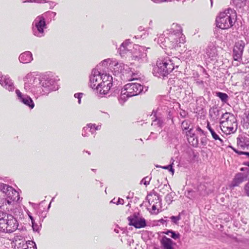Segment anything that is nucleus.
<instances>
[{"instance_id": "11", "label": "nucleus", "mask_w": 249, "mask_h": 249, "mask_svg": "<svg viewBox=\"0 0 249 249\" xmlns=\"http://www.w3.org/2000/svg\"><path fill=\"white\" fill-rule=\"evenodd\" d=\"M101 80V71L96 69H93L89 77L90 87L96 89L98 88H100L101 86H102Z\"/></svg>"}, {"instance_id": "8", "label": "nucleus", "mask_w": 249, "mask_h": 249, "mask_svg": "<svg viewBox=\"0 0 249 249\" xmlns=\"http://www.w3.org/2000/svg\"><path fill=\"white\" fill-rule=\"evenodd\" d=\"M40 84L42 90L41 93L42 95L47 94L51 91L56 90L58 89L55 81L51 78L46 77L42 78L40 80Z\"/></svg>"}, {"instance_id": "56", "label": "nucleus", "mask_w": 249, "mask_h": 249, "mask_svg": "<svg viewBox=\"0 0 249 249\" xmlns=\"http://www.w3.org/2000/svg\"><path fill=\"white\" fill-rule=\"evenodd\" d=\"M240 155H247L249 157V152H241L240 153Z\"/></svg>"}, {"instance_id": "26", "label": "nucleus", "mask_w": 249, "mask_h": 249, "mask_svg": "<svg viewBox=\"0 0 249 249\" xmlns=\"http://www.w3.org/2000/svg\"><path fill=\"white\" fill-rule=\"evenodd\" d=\"M101 77L102 78V85L108 83V82L112 83V77L111 75L107 73H102L101 72Z\"/></svg>"}, {"instance_id": "25", "label": "nucleus", "mask_w": 249, "mask_h": 249, "mask_svg": "<svg viewBox=\"0 0 249 249\" xmlns=\"http://www.w3.org/2000/svg\"><path fill=\"white\" fill-rule=\"evenodd\" d=\"M211 134L213 138L216 141V144L219 146H222L224 145V141L223 140L220 138L219 135L215 132V131L213 130L211 131Z\"/></svg>"}, {"instance_id": "15", "label": "nucleus", "mask_w": 249, "mask_h": 249, "mask_svg": "<svg viewBox=\"0 0 249 249\" xmlns=\"http://www.w3.org/2000/svg\"><path fill=\"white\" fill-rule=\"evenodd\" d=\"M0 84L6 89L12 91L15 89V86L12 80L8 75H3L0 72Z\"/></svg>"}, {"instance_id": "45", "label": "nucleus", "mask_w": 249, "mask_h": 249, "mask_svg": "<svg viewBox=\"0 0 249 249\" xmlns=\"http://www.w3.org/2000/svg\"><path fill=\"white\" fill-rule=\"evenodd\" d=\"M83 94L82 93H75L74 95V97L78 99V102L79 104H80L81 103V98L82 97Z\"/></svg>"}, {"instance_id": "12", "label": "nucleus", "mask_w": 249, "mask_h": 249, "mask_svg": "<svg viewBox=\"0 0 249 249\" xmlns=\"http://www.w3.org/2000/svg\"><path fill=\"white\" fill-rule=\"evenodd\" d=\"M217 51L215 46L212 43L209 44L205 50V59L214 61L217 59Z\"/></svg>"}, {"instance_id": "32", "label": "nucleus", "mask_w": 249, "mask_h": 249, "mask_svg": "<svg viewBox=\"0 0 249 249\" xmlns=\"http://www.w3.org/2000/svg\"><path fill=\"white\" fill-rule=\"evenodd\" d=\"M129 50V48L125 45V43H122L119 49V53L122 56H124Z\"/></svg>"}, {"instance_id": "4", "label": "nucleus", "mask_w": 249, "mask_h": 249, "mask_svg": "<svg viewBox=\"0 0 249 249\" xmlns=\"http://www.w3.org/2000/svg\"><path fill=\"white\" fill-rule=\"evenodd\" d=\"M181 27L180 25L173 23L170 29L168 36L165 37L164 36H160L158 38V43L162 48L164 47L171 49H176V43L173 44L172 40L176 39L175 36H179L181 35Z\"/></svg>"}, {"instance_id": "9", "label": "nucleus", "mask_w": 249, "mask_h": 249, "mask_svg": "<svg viewBox=\"0 0 249 249\" xmlns=\"http://www.w3.org/2000/svg\"><path fill=\"white\" fill-rule=\"evenodd\" d=\"M136 49V51L134 52L131 57L132 60L140 64L145 63L148 62L146 51L148 48L143 46H138Z\"/></svg>"}, {"instance_id": "51", "label": "nucleus", "mask_w": 249, "mask_h": 249, "mask_svg": "<svg viewBox=\"0 0 249 249\" xmlns=\"http://www.w3.org/2000/svg\"><path fill=\"white\" fill-rule=\"evenodd\" d=\"M229 147L231 148L233 151L234 152H235L236 153L238 154V155H240V153L241 152V151H239L238 150H237L236 149H235V148H234L233 147H232V146H229Z\"/></svg>"}, {"instance_id": "34", "label": "nucleus", "mask_w": 249, "mask_h": 249, "mask_svg": "<svg viewBox=\"0 0 249 249\" xmlns=\"http://www.w3.org/2000/svg\"><path fill=\"white\" fill-rule=\"evenodd\" d=\"M175 194L174 192H171L170 193L168 194L165 197V200L166 202L168 204H170L173 201V198L175 196Z\"/></svg>"}, {"instance_id": "50", "label": "nucleus", "mask_w": 249, "mask_h": 249, "mask_svg": "<svg viewBox=\"0 0 249 249\" xmlns=\"http://www.w3.org/2000/svg\"><path fill=\"white\" fill-rule=\"evenodd\" d=\"M124 199L119 198L118 201L116 202V204L117 205L119 204H124Z\"/></svg>"}, {"instance_id": "59", "label": "nucleus", "mask_w": 249, "mask_h": 249, "mask_svg": "<svg viewBox=\"0 0 249 249\" xmlns=\"http://www.w3.org/2000/svg\"><path fill=\"white\" fill-rule=\"evenodd\" d=\"M201 143L204 145H205L206 144V141L205 139H202V140H201Z\"/></svg>"}, {"instance_id": "19", "label": "nucleus", "mask_w": 249, "mask_h": 249, "mask_svg": "<svg viewBox=\"0 0 249 249\" xmlns=\"http://www.w3.org/2000/svg\"><path fill=\"white\" fill-rule=\"evenodd\" d=\"M36 79L31 74H28L24 78L25 82L24 88L26 90H29L33 87L32 82H34Z\"/></svg>"}, {"instance_id": "1", "label": "nucleus", "mask_w": 249, "mask_h": 249, "mask_svg": "<svg viewBox=\"0 0 249 249\" xmlns=\"http://www.w3.org/2000/svg\"><path fill=\"white\" fill-rule=\"evenodd\" d=\"M180 62V60L177 57L162 56L158 58L157 66L153 69V73L156 77H164L176 68H178Z\"/></svg>"}, {"instance_id": "63", "label": "nucleus", "mask_w": 249, "mask_h": 249, "mask_svg": "<svg viewBox=\"0 0 249 249\" xmlns=\"http://www.w3.org/2000/svg\"><path fill=\"white\" fill-rule=\"evenodd\" d=\"M119 66H120V67H121V69H120V70H121V71H122V68H123L124 69V64H120L119 65Z\"/></svg>"}, {"instance_id": "54", "label": "nucleus", "mask_w": 249, "mask_h": 249, "mask_svg": "<svg viewBox=\"0 0 249 249\" xmlns=\"http://www.w3.org/2000/svg\"><path fill=\"white\" fill-rule=\"evenodd\" d=\"M153 1H154L155 3H161L163 2L166 1L167 0H152Z\"/></svg>"}, {"instance_id": "57", "label": "nucleus", "mask_w": 249, "mask_h": 249, "mask_svg": "<svg viewBox=\"0 0 249 249\" xmlns=\"http://www.w3.org/2000/svg\"><path fill=\"white\" fill-rule=\"evenodd\" d=\"M28 216H29V218H30L32 223L34 221H35L34 217L31 215V214L28 213Z\"/></svg>"}, {"instance_id": "22", "label": "nucleus", "mask_w": 249, "mask_h": 249, "mask_svg": "<svg viewBox=\"0 0 249 249\" xmlns=\"http://www.w3.org/2000/svg\"><path fill=\"white\" fill-rule=\"evenodd\" d=\"M8 198L14 200V201H18L20 198L19 195L15 189L13 187L10 188V191L6 195Z\"/></svg>"}, {"instance_id": "23", "label": "nucleus", "mask_w": 249, "mask_h": 249, "mask_svg": "<svg viewBox=\"0 0 249 249\" xmlns=\"http://www.w3.org/2000/svg\"><path fill=\"white\" fill-rule=\"evenodd\" d=\"M157 110L156 111L154 110H153L152 113L151 115H153V117L152 119H153L154 117H155L154 120L153 121V123H152L151 125H157L159 127H161L162 126L163 121L160 117H158L157 116Z\"/></svg>"}, {"instance_id": "33", "label": "nucleus", "mask_w": 249, "mask_h": 249, "mask_svg": "<svg viewBox=\"0 0 249 249\" xmlns=\"http://www.w3.org/2000/svg\"><path fill=\"white\" fill-rule=\"evenodd\" d=\"M191 121L189 120H185L181 123V128L183 130L190 129Z\"/></svg>"}, {"instance_id": "28", "label": "nucleus", "mask_w": 249, "mask_h": 249, "mask_svg": "<svg viewBox=\"0 0 249 249\" xmlns=\"http://www.w3.org/2000/svg\"><path fill=\"white\" fill-rule=\"evenodd\" d=\"M246 43L243 40H239L236 42L234 46V49L243 53Z\"/></svg>"}, {"instance_id": "55", "label": "nucleus", "mask_w": 249, "mask_h": 249, "mask_svg": "<svg viewBox=\"0 0 249 249\" xmlns=\"http://www.w3.org/2000/svg\"><path fill=\"white\" fill-rule=\"evenodd\" d=\"M171 232H172V230H168L165 231H164L163 233L166 234V235H170V233H171Z\"/></svg>"}, {"instance_id": "21", "label": "nucleus", "mask_w": 249, "mask_h": 249, "mask_svg": "<svg viewBox=\"0 0 249 249\" xmlns=\"http://www.w3.org/2000/svg\"><path fill=\"white\" fill-rule=\"evenodd\" d=\"M233 2L236 8L241 9V11L249 6V0H233Z\"/></svg>"}, {"instance_id": "10", "label": "nucleus", "mask_w": 249, "mask_h": 249, "mask_svg": "<svg viewBox=\"0 0 249 249\" xmlns=\"http://www.w3.org/2000/svg\"><path fill=\"white\" fill-rule=\"evenodd\" d=\"M129 225L134 226L135 228L140 229L146 226V220L144 218L139 216L138 213H135L127 217Z\"/></svg>"}, {"instance_id": "41", "label": "nucleus", "mask_w": 249, "mask_h": 249, "mask_svg": "<svg viewBox=\"0 0 249 249\" xmlns=\"http://www.w3.org/2000/svg\"><path fill=\"white\" fill-rule=\"evenodd\" d=\"M15 202V201H14V200H13L11 199L10 198H8L7 197V198L3 200V204H4L5 205H13Z\"/></svg>"}, {"instance_id": "60", "label": "nucleus", "mask_w": 249, "mask_h": 249, "mask_svg": "<svg viewBox=\"0 0 249 249\" xmlns=\"http://www.w3.org/2000/svg\"><path fill=\"white\" fill-rule=\"evenodd\" d=\"M160 222L161 223H162V224H164L165 223H167V221L165 220H164L163 219H161L160 220Z\"/></svg>"}, {"instance_id": "48", "label": "nucleus", "mask_w": 249, "mask_h": 249, "mask_svg": "<svg viewBox=\"0 0 249 249\" xmlns=\"http://www.w3.org/2000/svg\"><path fill=\"white\" fill-rule=\"evenodd\" d=\"M179 114L181 117L184 118L188 115V112L185 110H180Z\"/></svg>"}, {"instance_id": "24", "label": "nucleus", "mask_w": 249, "mask_h": 249, "mask_svg": "<svg viewBox=\"0 0 249 249\" xmlns=\"http://www.w3.org/2000/svg\"><path fill=\"white\" fill-rule=\"evenodd\" d=\"M20 102H22L24 105L27 106L31 108H33L35 106L32 99L27 95H25V96L22 98Z\"/></svg>"}, {"instance_id": "2", "label": "nucleus", "mask_w": 249, "mask_h": 249, "mask_svg": "<svg viewBox=\"0 0 249 249\" xmlns=\"http://www.w3.org/2000/svg\"><path fill=\"white\" fill-rule=\"evenodd\" d=\"M143 91V86L137 83H130L126 84L121 89L120 95L118 98L119 103L123 105L129 97L139 95Z\"/></svg>"}, {"instance_id": "29", "label": "nucleus", "mask_w": 249, "mask_h": 249, "mask_svg": "<svg viewBox=\"0 0 249 249\" xmlns=\"http://www.w3.org/2000/svg\"><path fill=\"white\" fill-rule=\"evenodd\" d=\"M216 95L219 97V98L224 103H227L229 98L228 95L226 93L221 92H217L216 93Z\"/></svg>"}, {"instance_id": "6", "label": "nucleus", "mask_w": 249, "mask_h": 249, "mask_svg": "<svg viewBox=\"0 0 249 249\" xmlns=\"http://www.w3.org/2000/svg\"><path fill=\"white\" fill-rule=\"evenodd\" d=\"M220 124L221 127L227 129L229 133L235 132L237 128L236 118L233 114L229 112L223 114Z\"/></svg>"}, {"instance_id": "43", "label": "nucleus", "mask_w": 249, "mask_h": 249, "mask_svg": "<svg viewBox=\"0 0 249 249\" xmlns=\"http://www.w3.org/2000/svg\"><path fill=\"white\" fill-rule=\"evenodd\" d=\"M16 93L17 96H18V100L20 101V100L23 98L25 95L22 94V93L18 89L16 90Z\"/></svg>"}, {"instance_id": "36", "label": "nucleus", "mask_w": 249, "mask_h": 249, "mask_svg": "<svg viewBox=\"0 0 249 249\" xmlns=\"http://www.w3.org/2000/svg\"><path fill=\"white\" fill-rule=\"evenodd\" d=\"M32 224L33 231L36 232H39L41 225H38L35 222V221L32 222Z\"/></svg>"}, {"instance_id": "27", "label": "nucleus", "mask_w": 249, "mask_h": 249, "mask_svg": "<svg viewBox=\"0 0 249 249\" xmlns=\"http://www.w3.org/2000/svg\"><path fill=\"white\" fill-rule=\"evenodd\" d=\"M186 133L187 136H190L191 138H193L192 145L194 147H196L198 144V140L196 138H194L195 134L193 128H190Z\"/></svg>"}, {"instance_id": "39", "label": "nucleus", "mask_w": 249, "mask_h": 249, "mask_svg": "<svg viewBox=\"0 0 249 249\" xmlns=\"http://www.w3.org/2000/svg\"><path fill=\"white\" fill-rule=\"evenodd\" d=\"M109 61H110V60L109 59L104 60V61L101 62L97 66L96 69L98 70V68H99V67L101 66L106 67L107 66V63Z\"/></svg>"}, {"instance_id": "13", "label": "nucleus", "mask_w": 249, "mask_h": 249, "mask_svg": "<svg viewBox=\"0 0 249 249\" xmlns=\"http://www.w3.org/2000/svg\"><path fill=\"white\" fill-rule=\"evenodd\" d=\"M160 106L167 107V109H178L180 108V104L174 99H171L168 96L163 97L161 99Z\"/></svg>"}, {"instance_id": "62", "label": "nucleus", "mask_w": 249, "mask_h": 249, "mask_svg": "<svg viewBox=\"0 0 249 249\" xmlns=\"http://www.w3.org/2000/svg\"><path fill=\"white\" fill-rule=\"evenodd\" d=\"M157 209V207L155 205H153L152 207V210L153 211H155Z\"/></svg>"}, {"instance_id": "3", "label": "nucleus", "mask_w": 249, "mask_h": 249, "mask_svg": "<svg viewBox=\"0 0 249 249\" xmlns=\"http://www.w3.org/2000/svg\"><path fill=\"white\" fill-rule=\"evenodd\" d=\"M18 225L13 215L0 211V232L12 233L18 229Z\"/></svg>"}, {"instance_id": "38", "label": "nucleus", "mask_w": 249, "mask_h": 249, "mask_svg": "<svg viewBox=\"0 0 249 249\" xmlns=\"http://www.w3.org/2000/svg\"><path fill=\"white\" fill-rule=\"evenodd\" d=\"M151 177H145L141 181V183H143L144 185L147 186L149 184Z\"/></svg>"}, {"instance_id": "35", "label": "nucleus", "mask_w": 249, "mask_h": 249, "mask_svg": "<svg viewBox=\"0 0 249 249\" xmlns=\"http://www.w3.org/2000/svg\"><path fill=\"white\" fill-rule=\"evenodd\" d=\"M56 15V13L52 11H48L45 13H44L43 15H40V16H44V18L45 19V18L47 17H50L51 18H53V20H54V18Z\"/></svg>"}, {"instance_id": "40", "label": "nucleus", "mask_w": 249, "mask_h": 249, "mask_svg": "<svg viewBox=\"0 0 249 249\" xmlns=\"http://www.w3.org/2000/svg\"><path fill=\"white\" fill-rule=\"evenodd\" d=\"M170 219L173 221V223L175 224H177L178 223V221L180 220L181 217L180 215L179 214L178 216H172L170 217Z\"/></svg>"}, {"instance_id": "14", "label": "nucleus", "mask_w": 249, "mask_h": 249, "mask_svg": "<svg viewBox=\"0 0 249 249\" xmlns=\"http://www.w3.org/2000/svg\"><path fill=\"white\" fill-rule=\"evenodd\" d=\"M101 124L96 125L95 124L89 123L83 127L82 135L84 137H87L89 136V133L92 135H95L96 131L100 130Z\"/></svg>"}, {"instance_id": "49", "label": "nucleus", "mask_w": 249, "mask_h": 249, "mask_svg": "<svg viewBox=\"0 0 249 249\" xmlns=\"http://www.w3.org/2000/svg\"><path fill=\"white\" fill-rule=\"evenodd\" d=\"M196 130L199 133L205 135V134L204 133V131L199 126H197Z\"/></svg>"}, {"instance_id": "7", "label": "nucleus", "mask_w": 249, "mask_h": 249, "mask_svg": "<svg viewBox=\"0 0 249 249\" xmlns=\"http://www.w3.org/2000/svg\"><path fill=\"white\" fill-rule=\"evenodd\" d=\"M44 17L37 16L32 24L33 34L38 37H43L45 35L44 30L47 28V24Z\"/></svg>"}, {"instance_id": "61", "label": "nucleus", "mask_w": 249, "mask_h": 249, "mask_svg": "<svg viewBox=\"0 0 249 249\" xmlns=\"http://www.w3.org/2000/svg\"><path fill=\"white\" fill-rule=\"evenodd\" d=\"M133 196V193H131V194L130 193H129V195L127 196V198L129 199L130 198H132Z\"/></svg>"}, {"instance_id": "20", "label": "nucleus", "mask_w": 249, "mask_h": 249, "mask_svg": "<svg viewBox=\"0 0 249 249\" xmlns=\"http://www.w3.org/2000/svg\"><path fill=\"white\" fill-rule=\"evenodd\" d=\"M112 86V83L108 82V83L105 84L101 86L100 88H97L96 90L101 95H106L108 93Z\"/></svg>"}, {"instance_id": "37", "label": "nucleus", "mask_w": 249, "mask_h": 249, "mask_svg": "<svg viewBox=\"0 0 249 249\" xmlns=\"http://www.w3.org/2000/svg\"><path fill=\"white\" fill-rule=\"evenodd\" d=\"M173 164H174L173 162H172L171 164H169L168 165L162 166V168L164 169H167V170H168L169 171L171 172L172 174L173 175L174 173V169L173 168Z\"/></svg>"}, {"instance_id": "30", "label": "nucleus", "mask_w": 249, "mask_h": 249, "mask_svg": "<svg viewBox=\"0 0 249 249\" xmlns=\"http://www.w3.org/2000/svg\"><path fill=\"white\" fill-rule=\"evenodd\" d=\"M243 53L241 51H238L233 48V58L235 61H240L242 59Z\"/></svg>"}, {"instance_id": "44", "label": "nucleus", "mask_w": 249, "mask_h": 249, "mask_svg": "<svg viewBox=\"0 0 249 249\" xmlns=\"http://www.w3.org/2000/svg\"><path fill=\"white\" fill-rule=\"evenodd\" d=\"M178 39L179 40V45L183 44L185 42V36L182 34V30L181 31V35L178 37Z\"/></svg>"}, {"instance_id": "31", "label": "nucleus", "mask_w": 249, "mask_h": 249, "mask_svg": "<svg viewBox=\"0 0 249 249\" xmlns=\"http://www.w3.org/2000/svg\"><path fill=\"white\" fill-rule=\"evenodd\" d=\"M12 187L0 182V191L6 195Z\"/></svg>"}, {"instance_id": "5", "label": "nucleus", "mask_w": 249, "mask_h": 249, "mask_svg": "<svg viewBox=\"0 0 249 249\" xmlns=\"http://www.w3.org/2000/svg\"><path fill=\"white\" fill-rule=\"evenodd\" d=\"M236 18L235 11L228 9L221 13L216 18V26L221 29H229L232 26Z\"/></svg>"}, {"instance_id": "42", "label": "nucleus", "mask_w": 249, "mask_h": 249, "mask_svg": "<svg viewBox=\"0 0 249 249\" xmlns=\"http://www.w3.org/2000/svg\"><path fill=\"white\" fill-rule=\"evenodd\" d=\"M171 235H170L173 239L176 240L179 239L180 237V234L179 233H176L175 231L172 230V232H171Z\"/></svg>"}, {"instance_id": "18", "label": "nucleus", "mask_w": 249, "mask_h": 249, "mask_svg": "<svg viewBox=\"0 0 249 249\" xmlns=\"http://www.w3.org/2000/svg\"><path fill=\"white\" fill-rule=\"evenodd\" d=\"M237 145L242 149L249 147V138L245 136H239L237 138Z\"/></svg>"}, {"instance_id": "47", "label": "nucleus", "mask_w": 249, "mask_h": 249, "mask_svg": "<svg viewBox=\"0 0 249 249\" xmlns=\"http://www.w3.org/2000/svg\"><path fill=\"white\" fill-rule=\"evenodd\" d=\"M120 91H121L120 89L117 88V89H114L113 92L111 94L112 96H116L117 95H118V96H120V93H121ZM119 97V96H118V98Z\"/></svg>"}, {"instance_id": "58", "label": "nucleus", "mask_w": 249, "mask_h": 249, "mask_svg": "<svg viewBox=\"0 0 249 249\" xmlns=\"http://www.w3.org/2000/svg\"><path fill=\"white\" fill-rule=\"evenodd\" d=\"M34 1H36V2H41V3H45L46 2V0H34Z\"/></svg>"}, {"instance_id": "46", "label": "nucleus", "mask_w": 249, "mask_h": 249, "mask_svg": "<svg viewBox=\"0 0 249 249\" xmlns=\"http://www.w3.org/2000/svg\"><path fill=\"white\" fill-rule=\"evenodd\" d=\"M178 36H177V37L175 36V37L176 38V39H174L172 40L173 44H174V43H176V45H176V49L177 48H178V47H181V45H179V43H178L179 40L178 39Z\"/></svg>"}, {"instance_id": "16", "label": "nucleus", "mask_w": 249, "mask_h": 249, "mask_svg": "<svg viewBox=\"0 0 249 249\" xmlns=\"http://www.w3.org/2000/svg\"><path fill=\"white\" fill-rule=\"evenodd\" d=\"M247 177V175L244 173H238L236 174L232 181L230 187H234L239 186L241 183L246 180Z\"/></svg>"}, {"instance_id": "64", "label": "nucleus", "mask_w": 249, "mask_h": 249, "mask_svg": "<svg viewBox=\"0 0 249 249\" xmlns=\"http://www.w3.org/2000/svg\"><path fill=\"white\" fill-rule=\"evenodd\" d=\"M34 246L33 247V249H37L36 245L35 244V243L34 242Z\"/></svg>"}, {"instance_id": "17", "label": "nucleus", "mask_w": 249, "mask_h": 249, "mask_svg": "<svg viewBox=\"0 0 249 249\" xmlns=\"http://www.w3.org/2000/svg\"><path fill=\"white\" fill-rule=\"evenodd\" d=\"M33 59L32 54L29 51L22 53L19 56V61L24 64L30 63Z\"/></svg>"}, {"instance_id": "53", "label": "nucleus", "mask_w": 249, "mask_h": 249, "mask_svg": "<svg viewBox=\"0 0 249 249\" xmlns=\"http://www.w3.org/2000/svg\"><path fill=\"white\" fill-rule=\"evenodd\" d=\"M123 43H125V45L128 47V46L131 44L130 39H126Z\"/></svg>"}, {"instance_id": "52", "label": "nucleus", "mask_w": 249, "mask_h": 249, "mask_svg": "<svg viewBox=\"0 0 249 249\" xmlns=\"http://www.w3.org/2000/svg\"><path fill=\"white\" fill-rule=\"evenodd\" d=\"M207 128L208 129V130L210 131V132L213 131V129L211 127L210 123L207 121Z\"/></svg>"}]
</instances>
